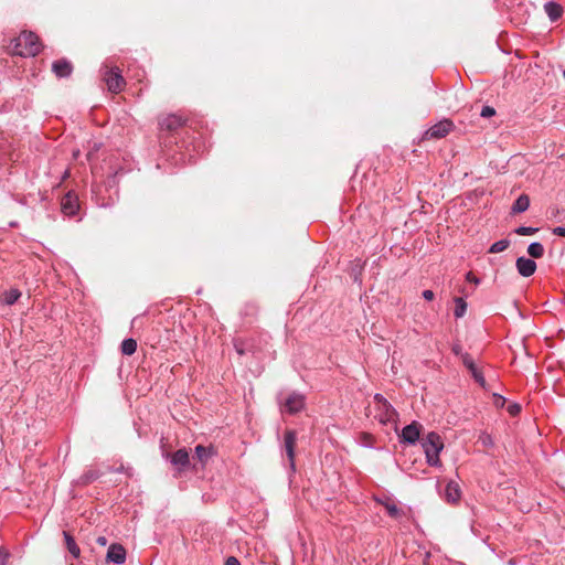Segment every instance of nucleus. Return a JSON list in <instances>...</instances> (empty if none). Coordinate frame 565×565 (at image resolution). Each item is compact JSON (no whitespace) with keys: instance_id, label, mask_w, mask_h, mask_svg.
<instances>
[{"instance_id":"1","label":"nucleus","mask_w":565,"mask_h":565,"mask_svg":"<svg viewBox=\"0 0 565 565\" xmlns=\"http://www.w3.org/2000/svg\"><path fill=\"white\" fill-rule=\"evenodd\" d=\"M13 53L22 57L35 56L41 51V43L35 33L23 31L14 40Z\"/></svg>"},{"instance_id":"2","label":"nucleus","mask_w":565,"mask_h":565,"mask_svg":"<svg viewBox=\"0 0 565 565\" xmlns=\"http://www.w3.org/2000/svg\"><path fill=\"white\" fill-rule=\"evenodd\" d=\"M424 449L426 461L430 467H439V454L444 449V443L439 434L428 433L420 441Z\"/></svg>"},{"instance_id":"3","label":"nucleus","mask_w":565,"mask_h":565,"mask_svg":"<svg viewBox=\"0 0 565 565\" xmlns=\"http://www.w3.org/2000/svg\"><path fill=\"white\" fill-rule=\"evenodd\" d=\"M281 404V412L290 415L297 414L305 408L306 397L299 392L290 393Z\"/></svg>"},{"instance_id":"4","label":"nucleus","mask_w":565,"mask_h":565,"mask_svg":"<svg viewBox=\"0 0 565 565\" xmlns=\"http://www.w3.org/2000/svg\"><path fill=\"white\" fill-rule=\"evenodd\" d=\"M103 76L109 92L117 94L122 90L125 79L118 67L106 68Z\"/></svg>"},{"instance_id":"5","label":"nucleus","mask_w":565,"mask_h":565,"mask_svg":"<svg viewBox=\"0 0 565 565\" xmlns=\"http://www.w3.org/2000/svg\"><path fill=\"white\" fill-rule=\"evenodd\" d=\"M454 122L450 119H443L433 125L424 134L425 139H440L446 137L452 129Z\"/></svg>"},{"instance_id":"6","label":"nucleus","mask_w":565,"mask_h":565,"mask_svg":"<svg viewBox=\"0 0 565 565\" xmlns=\"http://www.w3.org/2000/svg\"><path fill=\"white\" fill-rule=\"evenodd\" d=\"M61 211L67 217L77 215L79 211L78 196L70 191L61 200Z\"/></svg>"},{"instance_id":"7","label":"nucleus","mask_w":565,"mask_h":565,"mask_svg":"<svg viewBox=\"0 0 565 565\" xmlns=\"http://www.w3.org/2000/svg\"><path fill=\"white\" fill-rule=\"evenodd\" d=\"M462 364L470 372L476 383H478L482 388L487 390V383L483 373L469 353L462 354Z\"/></svg>"},{"instance_id":"8","label":"nucleus","mask_w":565,"mask_h":565,"mask_svg":"<svg viewBox=\"0 0 565 565\" xmlns=\"http://www.w3.org/2000/svg\"><path fill=\"white\" fill-rule=\"evenodd\" d=\"M420 428L422 426L416 422L406 425L399 436L401 443L415 445L419 440Z\"/></svg>"},{"instance_id":"9","label":"nucleus","mask_w":565,"mask_h":565,"mask_svg":"<svg viewBox=\"0 0 565 565\" xmlns=\"http://www.w3.org/2000/svg\"><path fill=\"white\" fill-rule=\"evenodd\" d=\"M297 435L295 430H286L284 436V448L289 460L290 468L295 469V447Z\"/></svg>"},{"instance_id":"10","label":"nucleus","mask_w":565,"mask_h":565,"mask_svg":"<svg viewBox=\"0 0 565 565\" xmlns=\"http://www.w3.org/2000/svg\"><path fill=\"white\" fill-rule=\"evenodd\" d=\"M106 559L117 565L124 564L126 561V550L121 544L114 543L108 547Z\"/></svg>"},{"instance_id":"11","label":"nucleus","mask_w":565,"mask_h":565,"mask_svg":"<svg viewBox=\"0 0 565 565\" xmlns=\"http://www.w3.org/2000/svg\"><path fill=\"white\" fill-rule=\"evenodd\" d=\"M170 462L178 471L185 470L190 465V456L185 448L178 449L170 456Z\"/></svg>"},{"instance_id":"12","label":"nucleus","mask_w":565,"mask_h":565,"mask_svg":"<svg viewBox=\"0 0 565 565\" xmlns=\"http://www.w3.org/2000/svg\"><path fill=\"white\" fill-rule=\"evenodd\" d=\"M515 266L518 273L525 278L532 276L536 270V263L533 259L526 258L524 256L518 257Z\"/></svg>"},{"instance_id":"13","label":"nucleus","mask_w":565,"mask_h":565,"mask_svg":"<svg viewBox=\"0 0 565 565\" xmlns=\"http://www.w3.org/2000/svg\"><path fill=\"white\" fill-rule=\"evenodd\" d=\"M185 120L178 115L171 114L160 119L159 125L162 130L174 131L184 125Z\"/></svg>"},{"instance_id":"14","label":"nucleus","mask_w":565,"mask_h":565,"mask_svg":"<svg viewBox=\"0 0 565 565\" xmlns=\"http://www.w3.org/2000/svg\"><path fill=\"white\" fill-rule=\"evenodd\" d=\"M380 423L386 425L388 423H394L397 418V412L391 404H383V407L377 409V415Z\"/></svg>"},{"instance_id":"15","label":"nucleus","mask_w":565,"mask_h":565,"mask_svg":"<svg viewBox=\"0 0 565 565\" xmlns=\"http://www.w3.org/2000/svg\"><path fill=\"white\" fill-rule=\"evenodd\" d=\"M52 71L60 78L68 77L72 74L73 66L67 60L62 58L53 62Z\"/></svg>"},{"instance_id":"16","label":"nucleus","mask_w":565,"mask_h":565,"mask_svg":"<svg viewBox=\"0 0 565 565\" xmlns=\"http://www.w3.org/2000/svg\"><path fill=\"white\" fill-rule=\"evenodd\" d=\"M461 497V490L455 481H449L445 488V500L449 503H457Z\"/></svg>"},{"instance_id":"17","label":"nucleus","mask_w":565,"mask_h":565,"mask_svg":"<svg viewBox=\"0 0 565 565\" xmlns=\"http://www.w3.org/2000/svg\"><path fill=\"white\" fill-rule=\"evenodd\" d=\"M544 11L552 22H555L558 19H561L563 14L562 6L555 1H547L544 4Z\"/></svg>"},{"instance_id":"18","label":"nucleus","mask_w":565,"mask_h":565,"mask_svg":"<svg viewBox=\"0 0 565 565\" xmlns=\"http://www.w3.org/2000/svg\"><path fill=\"white\" fill-rule=\"evenodd\" d=\"M63 536H64L66 548L70 552V554L74 558H78L81 555V548L76 544L74 537L67 531H63Z\"/></svg>"},{"instance_id":"19","label":"nucleus","mask_w":565,"mask_h":565,"mask_svg":"<svg viewBox=\"0 0 565 565\" xmlns=\"http://www.w3.org/2000/svg\"><path fill=\"white\" fill-rule=\"evenodd\" d=\"M530 206V198L526 194H521L512 205V213H523Z\"/></svg>"},{"instance_id":"20","label":"nucleus","mask_w":565,"mask_h":565,"mask_svg":"<svg viewBox=\"0 0 565 565\" xmlns=\"http://www.w3.org/2000/svg\"><path fill=\"white\" fill-rule=\"evenodd\" d=\"M21 297V291L17 288H11L3 292L2 302L7 306L14 305Z\"/></svg>"},{"instance_id":"21","label":"nucleus","mask_w":565,"mask_h":565,"mask_svg":"<svg viewBox=\"0 0 565 565\" xmlns=\"http://www.w3.org/2000/svg\"><path fill=\"white\" fill-rule=\"evenodd\" d=\"M100 477V472L95 469H89L85 471L77 480V483L81 486H86Z\"/></svg>"},{"instance_id":"22","label":"nucleus","mask_w":565,"mask_h":565,"mask_svg":"<svg viewBox=\"0 0 565 565\" xmlns=\"http://www.w3.org/2000/svg\"><path fill=\"white\" fill-rule=\"evenodd\" d=\"M213 455L212 448H207L203 445H198L195 447V457L201 463H205L207 459Z\"/></svg>"},{"instance_id":"23","label":"nucleus","mask_w":565,"mask_h":565,"mask_svg":"<svg viewBox=\"0 0 565 565\" xmlns=\"http://www.w3.org/2000/svg\"><path fill=\"white\" fill-rule=\"evenodd\" d=\"M124 355H132L137 350V341L132 338L125 339L120 345Z\"/></svg>"},{"instance_id":"24","label":"nucleus","mask_w":565,"mask_h":565,"mask_svg":"<svg viewBox=\"0 0 565 565\" xmlns=\"http://www.w3.org/2000/svg\"><path fill=\"white\" fill-rule=\"evenodd\" d=\"M544 250V246L540 242H533L527 246V254L533 258H541Z\"/></svg>"},{"instance_id":"25","label":"nucleus","mask_w":565,"mask_h":565,"mask_svg":"<svg viewBox=\"0 0 565 565\" xmlns=\"http://www.w3.org/2000/svg\"><path fill=\"white\" fill-rule=\"evenodd\" d=\"M510 246V241L507 238L500 239L495 243H493L490 248L489 253L497 254L505 250Z\"/></svg>"},{"instance_id":"26","label":"nucleus","mask_w":565,"mask_h":565,"mask_svg":"<svg viewBox=\"0 0 565 565\" xmlns=\"http://www.w3.org/2000/svg\"><path fill=\"white\" fill-rule=\"evenodd\" d=\"M455 311L454 315L456 318H461L465 316L467 311V302L462 298H456L455 299Z\"/></svg>"},{"instance_id":"27","label":"nucleus","mask_w":565,"mask_h":565,"mask_svg":"<svg viewBox=\"0 0 565 565\" xmlns=\"http://www.w3.org/2000/svg\"><path fill=\"white\" fill-rule=\"evenodd\" d=\"M384 504V508L390 516L397 519L401 516L402 511L397 508V505L391 501H387Z\"/></svg>"},{"instance_id":"28","label":"nucleus","mask_w":565,"mask_h":565,"mask_svg":"<svg viewBox=\"0 0 565 565\" xmlns=\"http://www.w3.org/2000/svg\"><path fill=\"white\" fill-rule=\"evenodd\" d=\"M539 231L537 227L532 226H519L514 230V233L521 236L533 235Z\"/></svg>"},{"instance_id":"29","label":"nucleus","mask_w":565,"mask_h":565,"mask_svg":"<svg viewBox=\"0 0 565 565\" xmlns=\"http://www.w3.org/2000/svg\"><path fill=\"white\" fill-rule=\"evenodd\" d=\"M494 115H495V109L492 106H488V105L483 106L480 111V116L484 117V118H489Z\"/></svg>"},{"instance_id":"30","label":"nucleus","mask_w":565,"mask_h":565,"mask_svg":"<svg viewBox=\"0 0 565 565\" xmlns=\"http://www.w3.org/2000/svg\"><path fill=\"white\" fill-rule=\"evenodd\" d=\"M374 399L377 404V409L383 407V404H391L382 394L376 393Z\"/></svg>"},{"instance_id":"31","label":"nucleus","mask_w":565,"mask_h":565,"mask_svg":"<svg viewBox=\"0 0 565 565\" xmlns=\"http://www.w3.org/2000/svg\"><path fill=\"white\" fill-rule=\"evenodd\" d=\"M451 351L455 355L457 356H460L462 359V354H465L466 352H462V347L459 344V343H455L452 347H451Z\"/></svg>"},{"instance_id":"32","label":"nucleus","mask_w":565,"mask_h":565,"mask_svg":"<svg viewBox=\"0 0 565 565\" xmlns=\"http://www.w3.org/2000/svg\"><path fill=\"white\" fill-rule=\"evenodd\" d=\"M508 412L511 414V415H518L520 412H521V406L519 404H511L508 406Z\"/></svg>"},{"instance_id":"33","label":"nucleus","mask_w":565,"mask_h":565,"mask_svg":"<svg viewBox=\"0 0 565 565\" xmlns=\"http://www.w3.org/2000/svg\"><path fill=\"white\" fill-rule=\"evenodd\" d=\"M552 233L556 236L565 237V226H556L552 230Z\"/></svg>"},{"instance_id":"34","label":"nucleus","mask_w":565,"mask_h":565,"mask_svg":"<svg viewBox=\"0 0 565 565\" xmlns=\"http://www.w3.org/2000/svg\"><path fill=\"white\" fill-rule=\"evenodd\" d=\"M466 279L475 285L480 284V279L478 277H476L471 271H468L466 274Z\"/></svg>"},{"instance_id":"35","label":"nucleus","mask_w":565,"mask_h":565,"mask_svg":"<svg viewBox=\"0 0 565 565\" xmlns=\"http://www.w3.org/2000/svg\"><path fill=\"white\" fill-rule=\"evenodd\" d=\"M10 554L7 551L0 550V565H7Z\"/></svg>"},{"instance_id":"36","label":"nucleus","mask_w":565,"mask_h":565,"mask_svg":"<svg viewBox=\"0 0 565 565\" xmlns=\"http://www.w3.org/2000/svg\"><path fill=\"white\" fill-rule=\"evenodd\" d=\"M100 145L97 142H94L93 148L87 153V160H92L94 152L99 150Z\"/></svg>"},{"instance_id":"37","label":"nucleus","mask_w":565,"mask_h":565,"mask_svg":"<svg viewBox=\"0 0 565 565\" xmlns=\"http://www.w3.org/2000/svg\"><path fill=\"white\" fill-rule=\"evenodd\" d=\"M434 297H435L434 291H431V290H429V289H427V290H424V291H423V298H424L425 300H427V301H431V300L434 299Z\"/></svg>"},{"instance_id":"38","label":"nucleus","mask_w":565,"mask_h":565,"mask_svg":"<svg viewBox=\"0 0 565 565\" xmlns=\"http://www.w3.org/2000/svg\"><path fill=\"white\" fill-rule=\"evenodd\" d=\"M224 565H241L239 561L235 556H230L225 561Z\"/></svg>"},{"instance_id":"39","label":"nucleus","mask_w":565,"mask_h":565,"mask_svg":"<svg viewBox=\"0 0 565 565\" xmlns=\"http://www.w3.org/2000/svg\"><path fill=\"white\" fill-rule=\"evenodd\" d=\"M494 397L497 398L495 403L499 406H503L505 403V398L501 395L494 394Z\"/></svg>"},{"instance_id":"40","label":"nucleus","mask_w":565,"mask_h":565,"mask_svg":"<svg viewBox=\"0 0 565 565\" xmlns=\"http://www.w3.org/2000/svg\"><path fill=\"white\" fill-rule=\"evenodd\" d=\"M96 542L97 544H99L100 546H105L107 544V539L105 536H98L96 539Z\"/></svg>"},{"instance_id":"41","label":"nucleus","mask_w":565,"mask_h":565,"mask_svg":"<svg viewBox=\"0 0 565 565\" xmlns=\"http://www.w3.org/2000/svg\"><path fill=\"white\" fill-rule=\"evenodd\" d=\"M234 347H235L236 352H237L239 355H243V354L245 353V350H244V349H243V347H242V345H239L238 343H235V344H234Z\"/></svg>"},{"instance_id":"42","label":"nucleus","mask_w":565,"mask_h":565,"mask_svg":"<svg viewBox=\"0 0 565 565\" xmlns=\"http://www.w3.org/2000/svg\"><path fill=\"white\" fill-rule=\"evenodd\" d=\"M483 444L484 445L491 444V438L489 436H487V438L483 439Z\"/></svg>"},{"instance_id":"43","label":"nucleus","mask_w":565,"mask_h":565,"mask_svg":"<svg viewBox=\"0 0 565 565\" xmlns=\"http://www.w3.org/2000/svg\"><path fill=\"white\" fill-rule=\"evenodd\" d=\"M563 76L565 77V70L563 71Z\"/></svg>"}]
</instances>
